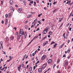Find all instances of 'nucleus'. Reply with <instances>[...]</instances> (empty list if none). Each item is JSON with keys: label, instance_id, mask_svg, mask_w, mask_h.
<instances>
[{"label": "nucleus", "instance_id": "obj_1", "mask_svg": "<svg viewBox=\"0 0 73 73\" xmlns=\"http://www.w3.org/2000/svg\"><path fill=\"white\" fill-rule=\"evenodd\" d=\"M65 64H64V66L65 67L66 65H68V60H66L65 61Z\"/></svg>", "mask_w": 73, "mask_h": 73}, {"label": "nucleus", "instance_id": "obj_2", "mask_svg": "<svg viewBox=\"0 0 73 73\" xmlns=\"http://www.w3.org/2000/svg\"><path fill=\"white\" fill-rule=\"evenodd\" d=\"M21 64H20V66H19L17 68L18 70L19 71L20 70V69H21Z\"/></svg>", "mask_w": 73, "mask_h": 73}, {"label": "nucleus", "instance_id": "obj_3", "mask_svg": "<svg viewBox=\"0 0 73 73\" xmlns=\"http://www.w3.org/2000/svg\"><path fill=\"white\" fill-rule=\"evenodd\" d=\"M48 30H46V29H45V30H44L43 32V34H46V32H47V31Z\"/></svg>", "mask_w": 73, "mask_h": 73}, {"label": "nucleus", "instance_id": "obj_4", "mask_svg": "<svg viewBox=\"0 0 73 73\" xmlns=\"http://www.w3.org/2000/svg\"><path fill=\"white\" fill-rule=\"evenodd\" d=\"M47 44H48V41H46L43 43V46H45Z\"/></svg>", "mask_w": 73, "mask_h": 73}, {"label": "nucleus", "instance_id": "obj_5", "mask_svg": "<svg viewBox=\"0 0 73 73\" xmlns=\"http://www.w3.org/2000/svg\"><path fill=\"white\" fill-rule=\"evenodd\" d=\"M8 19L7 18L5 19V25H7V23H8Z\"/></svg>", "mask_w": 73, "mask_h": 73}, {"label": "nucleus", "instance_id": "obj_6", "mask_svg": "<svg viewBox=\"0 0 73 73\" xmlns=\"http://www.w3.org/2000/svg\"><path fill=\"white\" fill-rule=\"evenodd\" d=\"M45 57H46V55H43L42 57V60H44L45 58Z\"/></svg>", "mask_w": 73, "mask_h": 73}, {"label": "nucleus", "instance_id": "obj_7", "mask_svg": "<svg viewBox=\"0 0 73 73\" xmlns=\"http://www.w3.org/2000/svg\"><path fill=\"white\" fill-rule=\"evenodd\" d=\"M9 2L10 4H11V5H12V3H13V1H12V0H10Z\"/></svg>", "mask_w": 73, "mask_h": 73}, {"label": "nucleus", "instance_id": "obj_8", "mask_svg": "<svg viewBox=\"0 0 73 73\" xmlns=\"http://www.w3.org/2000/svg\"><path fill=\"white\" fill-rule=\"evenodd\" d=\"M24 36L25 38H26V37H27V32H25Z\"/></svg>", "mask_w": 73, "mask_h": 73}, {"label": "nucleus", "instance_id": "obj_9", "mask_svg": "<svg viewBox=\"0 0 73 73\" xmlns=\"http://www.w3.org/2000/svg\"><path fill=\"white\" fill-rule=\"evenodd\" d=\"M29 71L30 72H31L32 71V68L31 67H29Z\"/></svg>", "mask_w": 73, "mask_h": 73}, {"label": "nucleus", "instance_id": "obj_10", "mask_svg": "<svg viewBox=\"0 0 73 73\" xmlns=\"http://www.w3.org/2000/svg\"><path fill=\"white\" fill-rule=\"evenodd\" d=\"M38 37V35L35 36L34 37V38H33L34 40H35L36 38H37Z\"/></svg>", "mask_w": 73, "mask_h": 73}, {"label": "nucleus", "instance_id": "obj_11", "mask_svg": "<svg viewBox=\"0 0 73 73\" xmlns=\"http://www.w3.org/2000/svg\"><path fill=\"white\" fill-rule=\"evenodd\" d=\"M48 63H51L52 62V60L49 59L48 60Z\"/></svg>", "mask_w": 73, "mask_h": 73}, {"label": "nucleus", "instance_id": "obj_12", "mask_svg": "<svg viewBox=\"0 0 73 73\" xmlns=\"http://www.w3.org/2000/svg\"><path fill=\"white\" fill-rule=\"evenodd\" d=\"M58 11V9H56L53 11V13H54L55 12H57V11Z\"/></svg>", "mask_w": 73, "mask_h": 73}, {"label": "nucleus", "instance_id": "obj_13", "mask_svg": "<svg viewBox=\"0 0 73 73\" xmlns=\"http://www.w3.org/2000/svg\"><path fill=\"white\" fill-rule=\"evenodd\" d=\"M41 68H40L38 69V72L39 73H41Z\"/></svg>", "mask_w": 73, "mask_h": 73}, {"label": "nucleus", "instance_id": "obj_14", "mask_svg": "<svg viewBox=\"0 0 73 73\" xmlns=\"http://www.w3.org/2000/svg\"><path fill=\"white\" fill-rule=\"evenodd\" d=\"M19 34L20 36H22V35H23V33H21V32H19Z\"/></svg>", "mask_w": 73, "mask_h": 73}, {"label": "nucleus", "instance_id": "obj_15", "mask_svg": "<svg viewBox=\"0 0 73 73\" xmlns=\"http://www.w3.org/2000/svg\"><path fill=\"white\" fill-rule=\"evenodd\" d=\"M47 64L46 63H45L44 64H43L42 66H43L44 68H45V67L46 66V64Z\"/></svg>", "mask_w": 73, "mask_h": 73}, {"label": "nucleus", "instance_id": "obj_16", "mask_svg": "<svg viewBox=\"0 0 73 73\" xmlns=\"http://www.w3.org/2000/svg\"><path fill=\"white\" fill-rule=\"evenodd\" d=\"M25 29H28V27L27 25H25Z\"/></svg>", "mask_w": 73, "mask_h": 73}, {"label": "nucleus", "instance_id": "obj_17", "mask_svg": "<svg viewBox=\"0 0 73 73\" xmlns=\"http://www.w3.org/2000/svg\"><path fill=\"white\" fill-rule=\"evenodd\" d=\"M32 16V15H28L27 17V18L28 19V18H29V17H30Z\"/></svg>", "mask_w": 73, "mask_h": 73}, {"label": "nucleus", "instance_id": "obj_18", "mask_svg": "<svg viewBox=\"0 0 73 73\" xmlns=\"http://www.w3.org/2000/svg\"><path fill=\"white\" fill-rule=\"evenodd\" d=\"M10 39H11V40H13V39H14V37L12 36H11L10 37Z\"/></svg>", "mask_w": 73, "mask_h": 73}, {"label": "nucleus", "instance_id": "obj_19", "mask_svg": "<svg viewBox=\"0 0 73 73\" xmlns=\"http://www.w3.org/2000/svg\"><path fill=\"white\" fill-rule=\"evenodd\" d=\"M49 34L50 35H52V31H49Z\"/></svg>", "mask_w": 73, "mask_h": 73}, {"label": "nucleus", "instance_id": "obj_20", "mask_svg": "<svg viewBox=\"0 0 73 73\" xmlns=\"http://www.w3.org/2000/svg\"><path fill=\"white\" fill-rule=\"evenodd\" d=\"M56 46H57V43H55V44L53 45V48H54L56 47Z\"/></svg>", "mask_w": 73, "mask_h": 73}, {"label": "nucleus", "instance_id": "obj_21", "mask_svg": "<svg viewBox=\"0 0 73 73\" xmlns=\"http://www.w3.org/2000/svg\"><path fill=\"white\" fill-rule=\"evenodd\" d=\"M23 29H21L20 30V32H21V33H23Z\"/></svg>", "mask_w": 73, "mask_h": 73}, {"label": "nucleus", "instance_id": "obj_22", "mask_svg": "<svg viewBox=\"0 0 73 73\" xmlns=\"http://www.w3.org/2000/svg\"><path fill=\"white\" fill-rule=\"evenodd\" d=\"M22 10H23L21 8H19V12H21V11H22Z\"/></svg>", "mask_w": 73, "mask_h": 73}, {"label": "nucleus", "instance_id": "obj_23", "mask_svg": "<svg viewBox=\"0 0 73 73\" xmlns=\"http://www.w3.org/2000/svg\"><path fill=\"white\" fill-rule=\"evenodd\" d=\"M53 44H55V42L53 41H52L50 45H52Z\"/></svg>", "mask_w": 73, "mask_h": 73}, {"label": "nucleus", "instance_id": "obj_24", "mask_svg": "<svg viewBox=\"0 0 73 73\" xmlns=\"http://www.w3.org/2000/svg\"><path fill=\"white\" fill-rule=\"evenodd\" d=\"M23 3H24L25 4V1L24 0H23Z\"/></svg>", "mask_w": 73, "mask_h": 73}, {"label": "nucleus", "instance_id": "obj_25", "mask_svg": "<svg viewBox=\"0 0 73 73\" xmlns=\"http://www.w3.org/2000/svg\"><path fill=\"white\" fill-rule=\"evenodd\" d=\"M0 44H1V45H3V41H1L0 42Z\"/></svg>", "mask_w": 73, "mask_h": 73}, {"label": "nucleus", "instance_id": "obj_26", "mask_svg": "<svg viewBox=\"0 0 73 73\" xmlns=\"http://www.w3.org/2000/svg\"><path fill=\"white\" fill-rule=\"evenodd\" d=\"M45 67H44V66H42L41 69H45Z\"/></svg>", "mask_w": 73, "mask_h": 73}, {"label": "nucleus", "instance_id": "obj_27", "mask_svg": "<svg viewBox=\"0 0 73 73\" xmlns=\"http://www.w3.org/2000/svg\"><path fill=\"white\" fill-rule=\"evenodd\" d=\"M55 27V25H52L51 26L52 29L53 27Z\"/></svg>", "mask_w": 73, "mask_h": 73}, {"label": "nucleus", "instance_id": "obj_28", "mask_svg": "<svg viewBox=\"0 0 73 73\" xmlns=\"http://www.w3.org/2000/svg\"><path fill=\"white\" fill-rule=\"evenodd\" d=\"M63 24V23H62V24H61V25L59 27V29L61 27H62V26Z\"/></svg>", "mask_w": 73, "mask_h": 73}, {"label": "nucleus", "instance_id": "obj_29", "mask_svg": "<svg viewBox=\"0 0 73 73\" xmlns=\"http://www.w3.org/2000/svg\"><path fill=\"white\" fill-rule=\"evenodd\" d=\"M34 21H35V24H34V25H36V23H37V22H36L35 20H34Z\"/></svg>", "mask_w": 73, "mask_h": 73}, {"label": "nucleus", "instance_id": "obj_30", "mask_svg": "<svg viewBox=\"0 0 73 73\" xmlns=\"http://www.w3.org/2000/svg\"><path fill=\"white\" fill-rule=\"evenodd\" d=\"M6 40H7V41H9V39H8V37H6Z\"/></svg>", "mask_w": 73, "mask_h": 73}, {"label": "nucleus", "instance_id": "obj_31", "mask_svg": "<svg viewBox=\"0 0 73 73\" xmlns=\"http://www.w3.org/2000/svg\"><path fill=\"white\" fill-rule=\"evenodd\" d=\"M31 4H33V1H32L30 3Z\"/></svg>", "mask_w": 73, "mask_h": 73}, {"label": "nucleus", "instance_id": "obj_32", "mask_svg": "<svg viewBox=\"0 0 73 73\" xmlns=\"http://www.w3.org/2000/svg\"><path fill=\"white\" fill-rule=\"evenodd\" d=\"M5 16L6 18H7V17H8V14H6L5 15Z\"/></svg>", "mask_w": 73, "mask_h": 73}, {"label": "nucleus", "instance_id": "obj_33", "mask_svg": "<svg viewBox=\"0 0 73 73\" xmlns=\"http://www.w3.org/2000/svg\"><path fill=\"white\" fill-rule=\"evenodd\" d=\"M8 17H11V14L10 13H9L8 15Z\"/></svg>", "mask_w": 73, "mask_h": 73}, {"label": "nucleus", "instance_id": "obj_34", "mask_svg": "<svg viewBox=\"0 0 73 73\" xmlns=\"http://www.w3.org/2000/svg\"><path fill=\"white\" fill-rule=\"evenodd\" d=\"M63 57H66V55L64 54L63 56Z\"/></svg>", "mask_w": 73, "mask_h": 73}, {"label": "nucleus", "instance_id": "obj_35", "mask_svg": "<svg viewBox=\"0 0 73 73\" xmlns=\"http://www.w3.org/2000/svg\"><path fill=\"white\" fill-rule=\"evenodd\" d=\"M63 19V18H62L59 21V22H61L62 20Z\"/></svg>", "mask_w": 73, "mask_h": 73}, {"label": "nucleus", "instance_id": "obj_36", "mask_svg": "<svg viewBox=\"0 0 73 73\" xmlns=\"http://www.w3.org/2000/svg\"><path fill=\"white\" fill-rule=\"evenodd\" d=\"M14 10H15V9L14 8L13 9L11 10V12H13V11H14Z\"/></svg>", "mask_w": 73, "mask_h": 73}, {"label": "nucleus", "instance_id": "obj_37", "mask_svg": "<svg viewBox=\"0 0 73 73\" xmlns=\"http://www.w3.org/2000/svg\"><path fill=\"white\" fill-rule=\"evenodd\" d=\"M14 10H15V9L14 8L13 9L11 10V12H13V11H14Z\"/></svg>", "mask_w": 73, "mask_h": 73}, {"label": "nucleus", "instance_id": "obj_38", "mask_svg": "<svg viewBox=\"0 0 73 73\" xmlns=\"http://www.w3.org/2000/svg\"><path fill=\"white\" fill-rule=\"evenodd\" d=\"M14 10H15V9L14 8L13 9L11 10V12H13V11H14Z\"/></svg>", "mask_w": 73, "mask_h": 73}, {"label": "nucleus", "instance_id": "obj_39", "mask_svg": "<svg viewBox=\"0 0 73 73\" xmlns=\"http://www.w3.org/2000/svg\"><path fill=\"white\" fill-rule=\"evenodd\" d=\"M10 61H11V58L9 60H7V62H9Z\"/></svg>", "mask_w": 73, "mask_h": 73}, {"label": "nucleus", "instance_id": "obj_40", "mask_svg": "<svg viewBox=\"0 0 73 73\" xmlns=\"http://www.w3.org/2000/svg\"><path fill=\"white\" fill-rule=\"evenodd\" d=\"M38 23H39V24H41V22H40V21H38Z\"/></svg>", "mask_w": 73, "mask_h": 73}, {"label": "nucleus", "instance_id": "obj_41", "mask_svg": "<svg viewBox=\"0 0 73 73\" xmlns=\"http://www.w3.org/2000/svg\"><path fill=\"white\" fill-rule=\"evenodd\" d=\"M39 30H40V29H39V28H37L36 31H39Z\"/></svg>", "mask_w": 73, "mask_h": 73}, {"label": "nucleus", "instance_id": "obj_42", "mask_svg": "<svg viewBox=\"0 0 73 73\" xmlns=\"http://www.w3.org/2000/svg\"><path fill=\"white\" fill-rule=\"evenodd\" d=\"M49 29V27H47L46 28V30H48V29Z\"/></svg>", "mask_w": 73, "mask_h": 73}, {"label": "nucleus", "instance_id": "obj_43", "mask_svg": "<svg viewBox=\"0 0 73 73\" xmlns=\"http://www.w3.org/2000/svg\"><path fill=\"white\" fill-rule=\"evenodd\" d=\"M19 35V32H17L16 33V35Z\"/></svg>", "mask_w": 73, "mask_h": 73}, {"label": "nucleus", "instance_id": "obj_44", "mask_svg": "<svg viewBox=\"0 0 73 73\" xmlns=\"http://www.w3.org/2000/svg\"><path fill=\"white\" fill-rule=\"evenodd\" d=\"M13 29H15V31H16V29H17V28H16V27H14V28H13Z\"/></svg>", "mask_w": 73, "mask_h": 73}, {"label": "nucleus", "instance_id": "obj_45", "mask_svg": "<svg viewBox=\"0 0 73 73\" xmlns=\"http://www.w3.org/2000/svg\"><path fill=\"white\" fill-rule=\"evenodd\" d=\"M71 29H72V27H71L69 29V31H71Z\"/></svg>", "mask_w": 73, "mask_h": 73}, {"label": "nucleus", "instance_id": "obj_46", "mask_svg": "<svg viewBox=\"0 0 73 73\" xmlns=\"http://www.w3.org/2000/svg\"><path fill=\"white\" fill-rule=\"evenodd\" d=\"M28 21H25V24H27V23H28Z\"/></svg>", "mask_w": 73, "mask_h": 73}, {"label": "nucleus", "instance_id": "obj_47", "mask_svg": "<svg viewBox=\"0 0 73 73\" xmlns=\"http://www.w3.org/2000/svg\"><path fill=\"white\" fill-rule=\"evenodd\" d=\"M72 15V13H71L69 16H70H70H71Z\"/></svg>", "mask_w": 73, "mask_h": 73}, {"label": "nucleus", "instance_id": "obj_48", "mask_svg": "<svg viewBox=\"0 0 73 73\" xmlns=\"http://www.w3.org/2000/svg\"><path fill=\"white\" fill-rule=\"evenodd\" d=\"M69 25V23H68V24L67 25H66V27H68V26Z\"/></svg>", "mask_w": 73, "mask_h": 73}, {"label": "nucleus", "instance_id": "obj_49", "mask_svg": "<svg viewBox=\"0 0 73 73\" xmlns=\"http://www.w3.org/2000/svg\"><path fill=\"white\" fill-rule=\"evenodd\" d=\"M60 62V59H58L57 60V62H58H58Z\"/></svg>", "mask_w": 73, "mask_h": 73}, {"label": "nucleus", "instance_id": "obj_50", "mask_svg": "<svg viewBox=\"0 0 73 73\" xmlns=\"http://www.w3.org/2000/svg\"><path fill=\"white\" fill-rule=\"evenodd\" d=\"M1 48H2V49H3V45H1Z\"/></svg>", "mask_w": 73, "mask_h": 73}, {"label": "nucleus", "instance_id": "obj_51", "mask_svg": "<svg viewBox=\"0 0 73 73\" xmlns=\"http://www.w3.org/2000/svg\"><path fill=\"white\" fill-rule=\"evenodd\" d=\"M36 69V67L35 66H33V69L34 70H35Z\"/></svg>", "mask_w": 73, "mask_h": 73}, {"label": "nucleus", "instance_id": "obj_52", "mask_svg": "<svg viewBox=\"0 0 73 73\" xmlns=\"http://www.w3.org/2000/svg\"><path fill=\"white\" fill-rule=\"evenodd\" d=\"M62 46L61 45L60 46L59 48H60V49H61V48H62Z\"/></svg>", "mask_w": 73, "mask_h": 73}, {"label": "nucleus", "instance_id": "obj_53", "mask_svg": "<svg viewBox=\"0 0 73 73\" xmlns=\"http://www.w3.org/2000/svg\"><path fill=\"white\" fill-rule=\"evenodd\" d=\"M68 52H70V49H68Z\"/></svg>", "mask_w": 73, "mask_h": 73}, {"label": "nucleus", "instance_id": "obj_54", "mask_svg": "<svg viewBox=\"0 0 73 73\" xmlns=\"http://www.w3.org/2000/svg\"><path fill=\"white\" fill-rule=\"evenodd\" d=\"M36 1L38 3H39V0H36Z\"/></svg>", "mask_w": 73, "mask_h": 73}, {"label": "nucleus", "instance_id": "obj_55", "mask_svg": "<svg viewBox=\"0 0 73 73\" xmlns=\"http://www.w3.org/2000/svg\"><path fill=\"white\" fill-rule=\"evenodd\" d=\"M4 21H3V20H2V24H4Z\"/></svg>", "mask_w": 73, "mask_h": 73}, {"label": "nucleus", "instance_id": "obj_56", "mask_svg": "<svg viewBox=\"0 0 73 73\" xmlns=\"http://www.w3.org/2000/svg\"><path fill=\"white\" fill-rule=\"evenodd\" d=\"M44 39H45V38L44 37L42 38V40H44Z\"/></svg>", "mask_w": 73, "mask_h": 73}, {"label": "nucleus", "instance_id": "obj_57", "mask_svg": "<svg viewBox=\"0 0 73 73\" xmlns=\"http://www.w3.org/2000/svg\"><path fill=\"white\" fill-rule=\"evenodd\" d=\"M29 66V65H27V68H26L27 69H28V68Z\"/></svg>", "mask_w": 73, "mask_h": 73}, {"label": "nucleus", "instance_id": "obj_58", "mask_svg": "<svg viewBox=\"0 0 73 73\" xmlns=\"http://www.w3.org/2000/svg\"><path fill=\"white\" fill-rule=\"evenodd\" d=\"M55 66H56V65H55V64H54L53 66V69H54Z\"/></svg>", "mask_w": 73, "mask_h": 73}, {"label": "nucleus", "instance_id": "obj_59", "mask_svg": "<svg viewBox=\"0 0 73 73\" xmlns=\"http://www.w3.org/2000/svg\"><path fill=\"white\" fill-rule=\"evenodd\" d=\"M17 38H18V39H19V38H20V36H18L17 37Z\"/></svg>", "mask_w": 73, "mask_h": 73}, {"label": "nucleus", "instance_id": "obj_60", "mask_svg": "<svg viewBox=\"0 0 73 73\" xmlns=\"http://www.w3.org/2000/svg\"><path fill=\"white\" fill-rule=\"evenodd\" d=\"M24 64H22V67H23V66H24Z\"/></svg>", "mask_w": 73, "mask_h": 73}, {"label": "nucleus", "instance_id": "obj_61", "mask_svg": "<svg viewBox=\"0 0 73 73\" xmlns=\"http://www.w3.org/2000/svg\"><path fill=\"white\" fill-rule=\"evenodd\" d=\"M34 27V25H32L31 26V28H32V27Z\"/></svg>", "mask_w": 73, "mask_h": 73}, {"label": "nucleus", "instance_id": "obj_62", "mask_svg": "<svg viewBox=\"0 0 73 73\" xmlns=\"http://www.w3.org/2000/svg\"><path fill=\"white\" fill-rule=\"evenodd\" d=\"M65 36V34H64L63 35V37H64Z\"/></svg>", "mask_w": 73, "mask_h": 73}, {"label": "nucleus", "instance_id": "obj_63", "mask_svg": "<svg viewBox=\"0 0 73 73\" xmlns=\"http://www.w3.org/2000/svg\"><path fill=\"white\" fill-rule=\"evenodd\" d=\"M12 9H13L12 7H10V9L12 10Z\"/></svg>", "mask_w": 73, "mask_h": 73}, {"label": "nucleus", "instance_id": "obj_64", "mask_svg": "<svg viewBox=\"0 0 73 73\" xmlns=\"http://www.w3.org/2000/svg\"><path fill=\"white\" fill-rule=\"evenodd\" d=\"M15 7H18V5H15Z\"/></svg>", "mask_w": 73, "mask_h": 73}]
</instances>
